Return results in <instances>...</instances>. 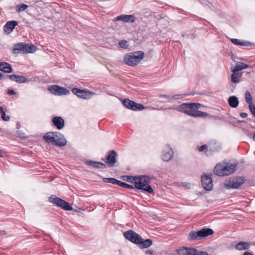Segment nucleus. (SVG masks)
I'll list each match as a JSON object with an SVG mask.
<instances>
[{
  "label": "nucleus",
  "instance_id": "nucleus-3",
  "mask_svg": "<svg viewBox=\"0 0 255 255\" xmlns=\"http://www.w3.org/2000/svg\"><path fill=\"white\" fill-rule=\"evenodd\" d=\"M149 178L147 176H135L132 178V183L134 184L135 188L148 193H153V190L148 184Z\"/></svg>",
  "mask_w": 255,
  "mask_h": 255
},
{
  "label": "nucleus",
  "instance_id": "nucleus-44",
  "mask_svg": "<svg viewBox=\"0 0 255 255\" xmlns=\"http://www.w3.org/2000/svg\"><path fill=\"white\" fill-rule=\"evenodd\" d=\"M7 94L9 95H13L15 94V92L12 89H8L7 90Z\"/></svg>",
  "mask_w": 255,
  "mask_h": 255
},
{
  "label": "nucleus",
  "instance_id": "nucleus-45",
  "mask_svg": "<svg viewBox=\"0 0 255 255\" xmlns=\"http://www.w3.org/2000/svg\"><path fill=\"white\" fill-rule=\"evenodd\" d=\"M133 177H134L131 176H127V178L126 179V181L127 182H131L132 183V178H133Z\"/></svg>",
  "mask_w": 255,
  "mask_h": 255
},
{
  "label": "nucleus",
  "instance_id": "nucleus-38",
  "mask_svg": "<svg viewBox=\"0 0 255 255\" xmlns=\"http://www.w3.org/2000/svg\"><path fill=\"white\" fill-rule=\"evenodd\" d=\"M192 255H209L208 253L204 251H198L193 253Z\"/></svg>",
  "mask_w": 255,
  "mask_h": 255
},
{
  "label": "nucleus",
  "instance_id": "nucleus-15",
  "mask_svg": "<svg viewBox=\"0 0 255 255\" xmlns=\"http://www.w3.org/2000/svg\"><path fill=\"white\" fill-rule=\"evenodd\" d=\"M72 92L78 97L85 99L90 98V96L92 95L91 92L76 88H73L72 89Z\"/></svg>",
  "mask_w": 255,
  "mask_h": 255
},
{
  "label": "nucleus",
  "instance_id": "nucleus-17",
  "mask_svg": "<svg viewBox=\"0 0 255 255\" xmlns=\"http://www.w3.org/2000/svg\"><path fill=\"white\" fill-rule=\"evenodd\" d=\"M173 156V151L168 145H167L163 151L162 159L164 161H169Z\"/></svg>",
  "mask_w": 255,
  "mask_h": 255
},
{
  "label": "nucleus",
  "instance_id": "nucleus-46",
  "mask_svg": "<svg viewBox=\"0 0 255 255\" xmlns=\"http://www.w3.org/2000/svg\"><path fill=\"white\" fill-rule=\"evenodd\" d=\"M240 115L243 118H246L248 116V114L246 113H241Z\"/></svg>",
  "mask_w": 255,
  "mask_h": 255
},
{
  "label": "nucleus",
  "instance_id": "nucleus-52",
  "mask_svg": "<svg viewBox=\"0 0 255 255\" xmlns=\"http://www.w3.org/2000/svg\"><path fill=\"white\" fill-rule=\"evenodd\" d=\"M2 63H3V62H0V71H1V69H2V68H2V66H3V65H2Z\"/></svg>",
  "mask_w": 255,
  "mask_h": 255
},
{
  "label": "nucleus",
  "instance_id": "nucleus-26",
  "mask_svg": "<svg viewBox=\"0 0 255 255\" xmlns=\"http://www.w3.org/2000/svg\"><path fill=\"white\" fill-rule=\"evenodd\" d=\"M228 103L231 107L235 108L238 106L239 102L237 97L232 96L229 98Z\"/></svg>",
  "mask_w": 255,
  "mask_h": 255
},
{
  "label": "nucleus",
  "instance_id": "nucleus-23",
  "mask_svg": "<svg viewBox=\"0 0 255 255\" xmlns=\"http://www.w3.org/2000/svg\"><path fill=\"white\" fill-rule=\"evenodd\" d=\"M233 74L231 75V81L234 83H238L240 82L242 76V73L236 71L233 69L232 70Z\"/></svg>",
  "mask_w": 255,
  "mask_h": 255
},
{
  "label": "nucleus",
  "instance_id": "nucleus-54",
  "mask_svg": "<svg viewBox=\"0 0 255 255\" xmlns=\"http://www.w3.org/2000/svg\"><path fill=\"white\" fill-rule=\"evenodd\" d=\"M253 139L255 141V133L254 134L253 136Z\"/></svg>",
  "mask_w": 255,
  "mask_h": 255
},
{
  "label": "nucleus",
  "instance_id": "nucleus-51",
  "mask_svg": "<svg viewBox=\"0 0 255 255\" xmlns=\"http://www.w3.org/2000/svg\"><path fill=\"white\" fill-rule=\"evenodd\" d=\"M244 255H253L249 252H245Z\"/></svg>",
  "mask_w": 255,
  "mask_h": 255
},
{
  "label": "nucleus",
  "instance_id": "nucleus-39",
  "mask_svg": "<svg viewBox=\"0 0 255 255\" xmlns=\"http://www.w3.org/2000/svg\"><path fill=\"white\" fill-rule=\"evenodd\" d=\"M249 109L252 113V114L253 115V116L255 117V106L254 104H252L251 105H249Z\"/></svg>",
  "mask_w": 255,
  "mask_h": 255
},
{
  "label": "nucleus",
  "instance_id": "nucleus-18",
  "mask_svg": "<svg viewBox=\"0 0 255 255\" xmlns=\"http://www.w3.org/2000/svg\"><path fill=\"white\" fill-rule=\"evenodd\" d=\"M189 241H194L201 240L200 231L192 230L187 236Z\"/></svg>",
  "mask_w": 255,
  "mask_h": 255
},
{
  "label": "nucleus",
  "instance_id": "nucleus-53",
  "mask_svg": "<svg viewBox=\"0 0 255 255\" xmlns=\"http://www.w3.org/2000/svg\"><path fill=\"white\" fill-rule=\"evenodd\" d=\"M2 77H3V75L0 72V80H1Z\"/></svg>",
  "mask_w": 255,
  "mask_h": 255
},
{
  "label": "nucleus",
  "instance_id": "nucleus-41",
  "mask_svg": "<svg viewBox=\"0 0 255 255\" xmlns=\"http://www.w3.org/2000/svg\"><path fill=\"white\" fill-rule=\"evenodd\" d=\"M205 149V150L208 149V144H204L199 147V150L200 151H203Z\"/></svg>",
  "mask_w": 255,
  "mask_h": 255
},
{
  "label": "nucleus",
  "instance_id": "nucleus-11",
  "mask_svg": "<svg viewBox=\"0 0 255 255\" xmlns=\"http://www.w3.org/2000/svg\"><path fill=\"white\" fill-rule=\"evenodd\" d=\"M48 90L51 93L55 95H66L70 93V91L67 89L56 85L49 86Z\"/></svg>",
  "mask_w": 255,
  "mask_h": 255
},
{
  "label": "nucleus",
  "instance_id": "nucleus-25",
  "mask_svg": "<svg viewBox=\"0 0 255 255\" xmlns=\"http://www.w3.org/2000/svg\"><path fill=\"white\" fill-rule=\"evenodd\" d=\"M201 239L212 235L214 233V231L212 229L208 228H204L199 230Z\"/></svg>",
  "mask_w": 255,
  "mask_h": 255
},
{
  "label": "nucleus",
  "instance_id": "nucleus-29",
  "mask_svg": "<svg viewBox=\"0 0 255 255\" xmlns=\"http://www.w3.org/2000/svg\"><path fill=\"white\" fill-rule=\"evenodd\" d=\"M250 244L248 243L240 242L236 244L235 248L237 250L242 251L247 250L250 248Z\"/></svg>",
  "mask_w": 255,
  "mask_h": 255
},
{
  "label": "nucleus",
  "instance_id": "nucleus-40",
  "mask_svg": "<svg viewBox=\"0 0 255 255\" xmlns=\"http://www.w3.org/2000/svg\"><path fill=\"white\" fill-rule=\"evenodd\" d=\"M205 117H208L209 118H211V119L215 120H221V118L220 117H219V116H214V115H210V114H208L207 116H205Z\"/></svg>",
  "mask_w": 255,
  "mask_h": 255
},
{
  "label": "nucleus",
  "instance_id": "nucleus-14",
  "mask_svg": "<svg viewBox=\"0 0 255 255\" xmlns=\"http://www.w3.org/2000/svg\"><path fill=\"white\" fill-rule=\"evenodd\" d=\"M221 147L219 143L214 141H211L208 143V149L205 152L208 156L212 155L214 152L220 150Z\"/></svg>",
  "mask_w": 255,
  "mask_h": 255
},
{
  "label": "nucleus",
  "instance_id": "nucleus-55",
  "mask_svg": "<svg viewBox=\"0 0 255 255\" xmlns=\"http://www.w3.org/2000/svg\"><path fill=\"white\" fill-rule=\"evenodd\" d=\"M239 122L241 123V122H245L244 121H239Z\"/></svg>",
  "mask_w": 255,
  "mask_h": 255
},
{
  "label": "nucleus",
  "instance_id": "nucleus-12",
  "mask_svg": "<svg viewBox=\"0 0 255 255\" xmlns=\"http://www.w3.org/2000/svg\"><path fill=\"white\" fill-rule=\"evenodd\" d=\"M212 174H205L201 177V183L203 187L208 191H210L213 188V181L211 178Z\"/></svg>",
  "mask_w": 255,
  "mask_h": 255
},
{
  "label": "nucleus",
  "instance_id": "nucleus-32",
  "mask_svg": "<svg viewBox=\"0 0 255 255\" xmlns=\"http://www.w3.org/2000/svg\"><path fill=\"white\" fill-rule=\"evenodd\" d=\"M0 113L1 114V119L3 121L8 122L9 121L10 117L9 116H6L3 108L2 106H0Z\"/></svg>",
  "mask_w": 255,
  "mask_h": 255
},
{
  "label": "nucleus",
  "instance_id": "nucleus-4",
  "mask_svg": "<svg viewBox=\"0 0 255 255\" xmlns=\"http://www.w3.org/2000/svg\"><path fill=\"white\" fill-rule=\"evenodd\" d=\"M236 170V165L229 163L217 164L214 169V173L220 176L229 175Z\"/></svg>",
  "mask_w": 255,
  "mask_h": 255
},
{
  "label": "nucleus",
  "instance_id": "nucleus-13",
  "mask_svg": "<svg viewBox=\"0 0 255 255\" xmlns=\"http://www.w3.org/2000/svg\"><path fill=\"white\" fill-rule=\"evenodd\" d=\"M117 153L115 150H110L106 158H102V160L110 166H114L116 162Z\"/></svg>",
  "mask_w": 255,
  "mask_h": 255
},
{
  "label": "nucleus",
  "instance_id": "nucleus-20",
  "mask_svg": "<svg viewBox=\"0 0 255 255\" xmlns=\"http://www.w3.org/2000/svg\"><path fill=\"white\" fill-rule=\"evenodd\" d=\"M6 77L8 78L10 80L15 81L18 83H23L28 81L25 77L15 74L7 75Z\"/></svg>",
  "mask_w": 255,
  "mask_h": 255
},
{
  "label": "nucleus",
  "instance_id": "nucleus-50",
  "mask_svg": "<svg viewBox=\"0 0 255 255\" xmlns=\"http://www.w3.org/2000/svg\"><path fill=\"white\" fill-rule=\"evenodd\" d=\"M37 49V48L33 45V53Z\"/></svg>",
  "mask_w": 255,
  "mask_h": 255
},
{
  "label": "nucleus",
  "instance_id": "nucleus-24",
  "mask_svg": "<svg viewBox=\"0 0 255 255\" xmlns=\"http://www.w3.org/2000/svg\"><path fill=\"white\" fill-rule=\"evenodd\" d=\"M86 164L88 166H91L94 168L104 169L106 167L105 164L92 160L87 161Z\"/></svg>",
  "mask_w": 255,
  "mask_h": 255
},
{
  "label": "nucleus",
  "instance_id": "nucleus-21",
  "mask_svg": "<svg viewBox=\"0 0 255 255\" xmlns=\"http://www.w3.org/2000/svg\"><path fill=\"white\" fill-rule=\"evenodd\" d=\"M53 125L58 129H61L64 126V121L60 117H55L52 120Z\"/></svg>",
  "mask_w": 255,
  "mask_h": 255
},
{
  "label": "nucleus",
  "instance_id": "nucleus-47",
  "mask_svg": "<svg viewBox=\"0 0 255 255\" xmlns=\"http://www.w3.org/2000/svg\"><path fill=\"white\" fill-rule=\"evenodd\" d=\"M182 185L184 187H187V188H189V187H190V184L188 183H186V182L183 183H182Z\"/></svg>",
  "mask_w": 255,
  "mask_h": 255
},
{
  "label": "nucleus",
  "instance_id": "nucleus-31",
  "mask_svg": "<svg viewBox=\"0 0 255 255\" xmlns=\"http://www.w3.org/2000/svg\"><path fill=\"white\" fill-rule=\"evenodd\" d=\"M2 65L1 71L7 73H10L12 72V68L10 64L3 62L2 63Z\"/></svg>",
  "mask_w": 255,
  "mask_h": 255
},
{
  "label": "nucleus",
  "instance_id": "nucleus-2",
  "mask_svg": "<svg viewBox=\"0 0 255 255\" xmlns=\"http://www.w3.org/2000/svg\"><path fill=\"white\" fill-rule=\"evenodd\" d=\"M43 140L49 144L63 147L66 145L67 141L64 135L59 132L49 131L43 136Z\"/></svg>",
  "mask_w": 255,
  "mask_h": 255
},
{
  "label": "nucleus",
  "instance_id": "nucleus-27",
  "mask_svg": "<svg viewBox=\"0 0 255 255\" xmlns=\"http://www.w3.org/2000/svg\"><path fill=\"white\" fill-rule=\"evenodd\" d=\"M231 41L235 45H241V46H249L252 45V43L250 42L246 41H241L238 39L236 38H231L230 39Z\"/></svg>",
  "mask_w": 255,
  "mask_h": 255
},
{
  "label": "nucleus",
  "instance_id": "nucleus-42",
  "mask_svg": "<svg viewBox=\"0 0 255 255\" xmlns=\"http://www.w3.org/2000/svg\"><path fill=\"white\" fill-rule=\"evenodd\" d=\"M125 182H122L121 181H120V180H118L117 179L115 185H118L120 187H123L125 185Z\"/></svg>",
  "mask_w": 255,
  "mask_h": 255
},
{
  "label": "nucleus",
  "instance_id": "nucleus-33",
  "mask_svg": "<svg viewBox=\"0 0 255 255\" xmlns=\"http://www.w3.org/2000/svg\"><path fill=\"white\" fill-rule=\"evenodd\" d=\"M28 7V5L25 4H18L15 6L16 11L17 12H20L24 11Z\"/></svg>",
  "mask_w": 255,
  "mask_h": 255
},
{
  "label": "nucleus",
  "instance_id": "nucleus-19",
  "mask_svg": "<svg viewBox=\"0 0 255 255\" xmlns=\"http://www.w3.org/2000/svg\"><path fill=\"white\" fill-rule=\"evenodd\" d=\"M197 250L193 248L183 247L177 251L179 255H192Z\"/></svg>",
  "mask_w": 255,
  "mask_h": 255
},
{
  "label": "nucleus",
  "instance_id": "nucleus-37",
  "mask_svg": "<svg viewBox=\"0 0 255 255\" xmlns=\"http://www.w3.org/2000/svg\"><path fill=\"white\" fill-rule=\"evenodd\" d=\"M179 96H180V95H179L170 96V95H167L161 94L159 95V97H164V98L170 99H172L175 98L176 97H178Z\"/></svg>",
  "mask_w": 255,
  "mask_h": 255
},
{
  "label": "nucleus",
  "instance_id": "nucleus-16",
  "mask_svg": "<svg viewBox=\"0 0 255 255\" xmlns=\"http://www.w3.org/2000/svg\"><path fill=\"white\" fill-rule=\"evenodd\" d=\"M135 17L133 15L122 14L117 16L113 19L114 21L122 20L125 22L133 23L135 21Z\"/></svg>",
  "mask_w": 255,
  "mask_h": 255
},
{
  "label": "nucleus",
  "instance_id": "nucleus-9",
  "mask_svg": "<svg viewBox=\"0 0 255 255\" xmlns=\"http://www.w3.org/2000/svg\"><path fill=\"white\" fill-rule=\"evenodd\" d=\"M123 104L126 108L134 111H141L144 109V107L142 104L136 103L128 99L123 100Z\"/></svg>",
  "mask_w": 255,
  "mask_h": 255
},
{
  "label": "nucleus",
  "instance_id": "nucleus-34",
  "mask_svg": "<svg viewBox=\"0 0 255 255\" xmlns=\"http://www.w3.org/2000/svg\"><path fill=\"white\" fill-rule=\"evenodd\" d=\"M245 98L246 101L249 104V105L253 104L252 102V97L249 91H247L246 92Z\"/></svg>",
  "mask_w": 255,
  "mask_h": 255
},
{
  "label": "nucleus",
  "instance_id": "nucleus-28",
  "mask_svg": "<svg viewBox=\"0 0 255 255\" xmlns=\"http://www.w3.org/2000/svg\"><path fill=\"white\" fill-rule=\"evenodd\" d=\"M141 243H138V244L140 245V248L141 249H145L150 247L152 244V241L150 239H146L144 240L142 238L141 240H140Z\"/></svg>",
  "mask_w": 255,
  "mask_h": 255
},
{
  "label": "nucleus",
  "instance_id": "nucleus-7",
  "mask_svg": "<svg viewBox=\"0 0 255 255\" xmlns=\"http://www.w3.org/2000/svg\"><path fill=\"white\" fill-rule=\"evenodd\" d=\"M48 201L65 210L72 211L73 210L72 206L69 203L55 195H52L49 197Z\"/></svg>",
  "mask_w": 255,
  "mask_h": 255
},
{
  "label": "nucleus",
  "instance_id": "nucleus-10",
  "mask_svg": "<svg viewBox=\"0 0 255 255\" xmlns=\"http://www.w3.org/2000/svg\"><path fill=\"white\" fill-rule=\"evenodd\" d=\"M124 236L126 239L134 244H138V243H141L140 240H141V237L132 230L125 232Z\"/></svg>",
  "mask_w": 255,
  "mask_h": 255
},
{
  "label": "nucleus",
  "instance_id": "nucleus-43",
  "mask_svg": "<svg viewBox=\"0 0 255 255\" xmlns=\"http://www.w3.org/2000/svg\"><path fill=\"white\" fill-rule=\"evenodd\" d=\"M123 187L130 189H133L135 188L132 185L127 184L126 183H125V185Z\"/></svg>",
  "mask_w": 255,
  "mask_h": 255
},
{
  "label": "nucleus",
  "instance_id": "nucleus-48",
  "mask_svg": "<svg viewBox=\"0 0 255 255\" xmlns=\"http://www.w3.org/2000/svg\"><path fill=\"white\" fill-rule=\"evenodd\" d=\"M3 152L0 149V158L3 156Z\"/></svg>",
  "mask_w": 255,
  "mask_h": 255
},
{
  "label": "nucleus",
  "instance_id": "nucleus-35",
  "mask_svg": "<svg viewBox=\"0 0 255 255\" xmlns=\"http://www.w3.org/2000/svg\"><path fill=\"white\" fill-rule=\"evenodd\" d=\"M119 44L121 47L125 49L128 48V41L126 40H122L119 41Z\"/></svg>",
  "mask_w": 255,
  "mask_h": 255
},
{
  "label": "nucleus",
  "instance_id": "nucleus-22",
  "mask_svg": "<svg viewBox=\"0 0 255 255\" xmlns=\"http://www.w3.org/2000/svg\"><path fill=\"white\" fill-rule=\"evenodd\" d=\"M17 24L18 22L17 21H8L4 25L3 29L6 32L9 33L13 30Z\"/></svg>",
  "mask_w": 255,
  "mask_h": 255
},
{
  "label": "nucleus",
  "instance_id": "nucleus-30",
  "mask_svg": "<svg viewBox=\"0 0 255 255\" xmlns=\"http://www.w3.org/2000/svg\"><path fill=\"white\" fill-rule=\"evenodd\" d=\"M249 65L243 62H238L236 63L234 70L236 71L240 72L241 70L248 68Z\"/></svg>",
  "mask_w": 255,
  "mask_h": 255
},
{
  "label": "nucleus",
  "instance_id": "nucleus-49",
  "mask_svg": "<svg viewBox=\"0 0 255 255\" xmlns=\"http://www.w3.org/2000/svg\"><path fill=\"white\" fill-rule=\"evenodd\" d=\"M146 253L147 254H149L150 255H152L153 254V252L151 251H150V250L149 251H146Z\"/></svg>",
  "mask_w": 255,
  "mask_h": 255
},
{
  "label": "nucleus",
  "instance_id": "nucleus-5",
  "mask_svg": "<svg viewBox=\"0 0 255 255\" xmlns=\"http://www.w3.org/2000/svg\"><path fill=\"white\" fill-rule=\"evenodd\" d=\"M144 57V53L142 51H138L127 54L124 57L125 63L130 66L137 65Z\"/></svg>",
  "mask_w": 255,
  "mask_h": 255
},
{
  "label": "nucleus",
  "instance_id": "nucleus-6",
  "mask_svg": "<svg viewBox=\"0 0 255 255\" xmlns=\"http://www.w3.org/2000/svg\"><path fill=\"white\" fill-rule=\"evenodd\" d=\"M12 52L15 54L32 53V44L24 42L15 44L12 47Z\"/></svg>",
  "mask_w": 255,
  "mask_h": 255
},
{
  "label": "nucleus",
  "instance_id": "nucleus-8",
  "mask_svg": "<svg viewBox=\"0 0 255 255\" xmlns=\"http://www.w3.org/2000/svg\"><path fill=\"white\" fill-rule=\"evenodd\" d=\"M245 182V180L242 177H237L230 179L226 181L224 187L228 189H238Z\"/></svg>",
  "mask_w": 255,
  "mask_h": 255
},
{
  "label": "nucleus",
  "instance_id": "nucleus-1",
  "mask_svg": "<svg viewBox=\"0 0 255 255\" xmlns=\"http://www.w3.org/2000/svg\"><path fill=\"white\" fill-rule=\"evenodd\" d=\"M201 106L199 103H184L177 108V110L194 118L205 117L208 113L198 110Z\"/></svg>",
  "mask_w": 255,
  "mask_h": 255
},
{
  "label": "nucleus",
  "instance_id": "nucleus-36",
  "mask_svg": "<svg viewBox=\"0 0 255 255\" xmlns=\"http://www.w3.org/2000/svg\"><path fill=\"white\" fill-rule=\"evenodd\" d=\"M117 179L114 178H104V181L106 183H110L113 184H116Z\"/></svg>",
  "mask_w": 255,
  "mask_h": 255
}]
</instances>
